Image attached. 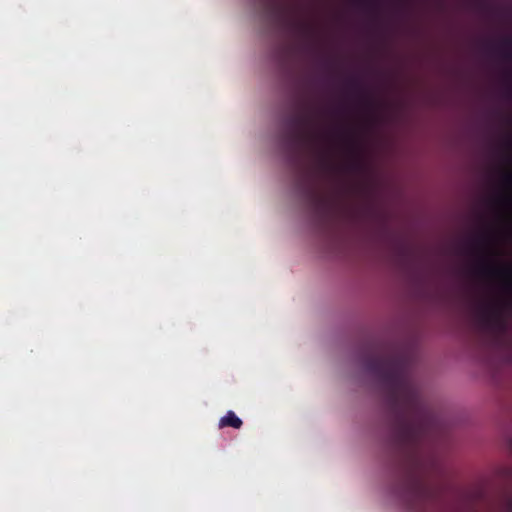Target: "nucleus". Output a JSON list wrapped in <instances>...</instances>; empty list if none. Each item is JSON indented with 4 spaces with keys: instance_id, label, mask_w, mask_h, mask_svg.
Listing matches in <instances>:
<instances>
[{
    "instance_id": "nucleus-1",
    "label": "nucleus",
    "mask_w": 512,
    "mask_h": 512,
    "mask_svg": "<svg viewBox=\"0 0 512 512\" xmlns=\"http://www.w3.org/2000/svg\"><path fill=\"white\" fill-rule=\"evenodd\" d=\"M241 425V419L238 416H236V414L232 411L227 412L226 415L222 417L219 421L220 427L231 426L234 428H240Z\"/></svg>"
}]
</instances>
